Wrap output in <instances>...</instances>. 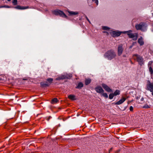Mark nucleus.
Wrapping results in <instances>:
<instances>
[{
	"mask_svg": "<svg viewBox=\"0 0 153 153\" xmlns=\"http://www.w3.org/2000/svg\"><path fill=\"white\" fill-rule=\"evenodd\" d=\"M116 56V53L113 50L108 51L104 55V57L109 60H111L115 58Z\"/></svg>",
	"mask_w": 153,
	"mask_h": 153,
	"instance_id": "nucleus-1",
	"label": "nucleus"
},
{
	"mask_svg": "<svg viewBox=\"0 0 153 153\" xmlns=\"http://www.w3.org/2000/svg\"><path fill=\"white\" fill-rule=\"evenodd\" d=\"M132 30H130L127 31H123V33H126L128 36L130 38H132L134 41H136L137 39L138 38V33H132Z\"/></svg>",
	"mask_w": 153,
	"mask_h": 153,
	"instance_id": "nucleus-2",
	"label": "nucleus"
},
{
	"mask_svg": "<svg viewBox=\"0 0 153 153\" xmlns=\"http://www.w3.org/2000/svg\"><path fill=\"white\" fill-rule=\"evenodd\" d=\"M133 57L134 60L137 61L140 65L142 66L143 64V59L142 56L136 54H134Z\"/></svg>",
	"mask_w": 153,
	"mask_h": 153,
	"instance_id": "nucleus-3",
	"label": "nucleus"
},
{
	"mask_svg": "<svg viewBox=\"0 0 153 153\" xmlns=\"http://www.w3.org/2000/svg\"><path fill=\"white\" fill-rule=\"evenodd\" d=\"M146 89L151 92L153 96V82H151L149 80H147Z\"/></svg>",
	"mask_w": 153,
	"mask_h": 153,
	"instance_id": "nucleus-4",
	"label": "nucleus"
},
{
	"mask_svg": "<svg viewBox=\"0 0 153 153\" xmlns=\"http://www.w3.org/2000/svg\"><path fill=\"white\" fill-rule=\"evenodd\" d=\"M146 27V24L144 22H141L139 24H137L135 25V27L137 30H140L142 31L144 30Z\"/></svg>",
	"mask_w": 153,
	"mask_h": 153,
	"instance_id": "nucleus-5",
	"label": "nucleus"
},
{
	"mask_svg": "<svg viewBox=\"0 0 153 153\" xmlns=\"http://www.w3.org/2000/svg\"><path fill=\"white\" fill-rule=\"evenodd\" d=\"M53 13L56 15L59 16L63 17H66V15L63 11L59 10H56L53 11Z\"/></svg>",
	"mask_w": 153,
	"mask_h": 153,
	"instance_id": "nucleus-6",
	"label": "nucleus"
},
{
	"mask_svg": "<svg viewBox=\"0 0 153 153\" xmlns=\"http://www.w3.org/2000/svg\"><path fill=\"white\" fill-rule=\"evenodd\" d=\"M123 45L120 44L119 45L117 46V55L120 56L122 54L124 48Z\"/></svg>",
	"mask_w": 153,
	"mask_h": 153,
	"instance_id": "nucleus-7",
	"label": "nucleus"
},
{
	"mask_svg": "<svg viewBox=\"0 0 153 153\" xmlns=\"http://www.w3.org/2000/svg\"><path fill=\"white\" fill-rule=\"evenodd\" d=\"M102 86L106 91L108 92H112V90L106 84L102 83Z\"/></svg>",
	"mask_w": 153,
	"mask_h": 153,
	"instance_id": "nucleus-8",
	"label": "nucleus"
},
{
	"mask_svg": "<svg viewBox=\"0 0 153 153\" xmlns=\"http://www.w3.org/2000/svg\"><path fill=\"white\" fill-rule=\"evenodd\" d=\"M123 32H121L118 31H113L111 33V35L113 37H117L120 36L121 33H123Z\"/></svg>",
	"mask_w": 153,
	"mask_h": 153,
	"instance_id": "nucleus-9",
	"label": "nucleus"
},
{
	"mask_svg": "<svg viewBox=\"0 0 153 153\" xmlns=\"http://www.w3.org/2000/svg\"><path fill=\"white\" fill-rule=\"evenodd\" d=\"M95 90L98 93H102L104 92L103 90L100 86H97L95 88Z\"/></svg>",
	"mask_w": 153,
	"mask_h": 153,
	"instance_id": "nucleus-10",
	"label": "nucleus"
},
{
	"mask_svg": "<svg viewBox=\"0 0 153 153\" xmlns=\"http://www.w3.org/2000/svg\"><path fill=\"white\" fill-rule=\"evenodd\" d=\"M13 8H14L15 9H19V10H24L26 9H27L29 8V6H21L20 5H17L16 6L13 7Z\"/></svg>",
	"mask_w": 153,
	"mask_h": 153,
	"instance_id": "nucleus-11",
	"label": "nucleus"
},
{
	"mask_svg": "<svg viewBox=\"0 0 153 153\" xmlns=\"http://www.w3.org/2000/svg\"><path fill=\"white\" fill-rule=\"evenodd\" d=\"M126 100V98L124 97H123L120 100L115 103H114L115 105H120L123 103Z\"/></svg>",
	"mask_w": 153,
	"mask_h": 153,
	"instance_id": "nucleus-12",
	"label": "nucleus"
},
{
	"mask_svg": "<svg viewBox=\"0 0 153 153\" xmlns=\"http://www.w3.org/2000/svg\"><path fill=\"white\" fill-rule=\"evenodd\" d=\"M137 42L140 46H142L144 45V42L143 40V39L142 37L141 36L140 38L138 39Z\"/></svg>",
	"mask_w": 153,
	"mask_h": 153,
	"instance_id": "nucleus-13",
	"label": "nucleus"
},
{
	"mask_svg": "<svg viewBox=\"0 0 153 153\" xmlns=\"http://www.w3.org/2000/svg\"><path fill=\"white\" fill-rule=\"evenodd\" d=\"M83 86V84L81 82H79L77 85L76 87V88L80 89Z\"/></svg>",
	"mask_w": 153,
	"mask_h": 153,
	"instance_id": "nucleus-14",
	"label": "nucleus"
},
{
	"mask_svg": "<svg viewBox=\"0 0 153 153\" xmlns=\"http://www.w3.org/2000/svg\"><path fill=\"white\" fill-rule=\"evenodd\" d=\"M40 85L42 87L48 86L49 85L48 84V82H42L40 83Z\"/></svg>",
	"mask_w": 153,
	"mask_h": 153,
	"instance_id": "nucleus-15",
	"label": "nucleus"
},
{
	"mask_svg": "<svg viewBox=\"0 0 153 153\" xmlns=\"http://www.w3.org/2000/svg\"><path fill=\"white\" fill-rule=\"evenodd\" d=\"M68 12L69 13V14L70 16L76 15L78 13V12H73L69 11H68Z\"/></svg>",
	"mask_w": 153,
	"mask_h": 153,
	"instance_id": "nucleus-16",
	"label": "nucleus"
},
{
	"mask_svg": "<svg viewBox=\"0 0 153 153\" xmlns=\"http://www.w3.org/2000/svg\"><path fill=\"white\" fill-rule=\"evenodd\" d=\"M53 80V78H49L47 79V81L46 82H48V84L49 85V86L52 83Z\"/></svg>",
	"mask_w": 153,
	"mask_h": 153,
	"instance_id": "nucleus-17",
	"label": "nucleus"
},
{
	"mask_svg": "<svg viewBox=\"0 0 153 153\" xmlns=\"http://www.w3.org/2000/svg\"><path fill=\"white\" fill-rule=\"evenodd\" d=\"M91 81V80L90 79H85V84L86 85H88L90 84Z\"/></svg>",
	"mask_w": 153,
	"mask_h": 153,
	"instance_id": "nucleus-18",
	"label": "nucleus"
},
{
	"mask_svg": "<svg viewBox=\"0 0 153 153\" xmlns=\"http://www.w3.org/2000/svg\"><path fill=\"white\" fill-rule=\"evenodd\" d=\"M69 99L71 100H76V99L75 98V96L74 95H69L68 97Z\"/></svg>",
	"mask_w": 153,
	"mask_h": 153,
	"instance_id": "nucleus-19",
	"label": "nucleus"
},
{
	"mask_svg": "<svg viewBox=\"0 0 153 153\" xmlns=\"http://www.w3.org/2000/svg\"><path fill=\"white\" fill-rule=\"evenodd\" d=\"M66 78V76L65 75H62L60 76H59L56 78V80L63 79H65Z\"/></svg>",
	"mask_w": 153,
	"mask_h": 153,
	"instance_id": "nucleus-20",
	"label": "nucleus"
},
{
	"mask_svg": "<svg viewBox=\"0 0 153 153\" xmlns=\"http://www.w3.org/2000/svg\"><path fill=\"white\" fill-rule=\"evenodd\" d=\"M58 101V100L57 98H54L52 99L51 101V103L52 104H54L57 102Z\"/></svg>",
	"mask_w": 153,
	"mask_h": 153,
	"instance_id": "nucleus-21",
	"label": "nucleus"
},
{
	"mask_svg": "<svg viewBox=\"0 0 153 153\" xmlns=\"http://www.w3.org/2000/svg\"><path fill=\"white\" fill-rule=\"evenodd\" d=\"M115 96L119 95L120 94V91L118 90H116L114 93H113Z\"/></svg>",
	"mask_w": 153,
	"mask_h": 153,
	"instance_id": "nucleus-22",
	"label": "nucleus"
},
{
	"mask_svg": "<svg viewBox=\"0 0 153 153\" xmlns=\"http://www.w3.org/2000/svg\"><path fill=\"white\" fill-rule=\"evenodd\" d=\"M149 70L151 76V78H152V77L153 74V70L152 67H150L149 68Z\"/></svg>",
	"mask_w": 153,
	"mask_h": 153,
	"instance_id": "nucleus-23",
	"label": "nucleus"
},
{
	"mask_svg": "<svg viewBox=\"0 0 153 153\" xmlns=\"http://www.w3.org/2000/svg\"><path fill=\"white\" fill-rule=\"evenodd\" d=\"M115 96L113 93L110 94L109 96V98L110 99H112Z\"/></svg>",
	"mask_w": 153,
	"mask_h": 153,
	"instance_id": "nucleus-24",
	"label": "nucleus"
},
{
	"mask_svg": "<svg viewBox=\"0 0 153 153\" xmlns=\"http://www.w3.org/2000/svg\"><path fill=\"white\" fill-rule=\"evenodd\" d=\"M143 108L147 109L150 108V105H148V104H145L144 105L143 107Z\"/></svg>",
	"mask_w": 153,
	"mask_h": 153,
	"instance_id": "nucleus-25",
	"label": "nucleus"
},
{
	"mask_svg": "<svg viewBox=\"0 0 153 153\" xmlns=\"http://www.w3.org/2000/svg\"><path fill=\"white\" fill-rule=\"evenodd\" d=\"M12 3L14 5H16L17 4V0H13L12 1Z\"/></svg>",
	"mask_w": 153,
	"mask_h": 153,
	"instance_id": "nucleus-26",
	"label": "nucleus"
},
{
	"mask_svg": "<svg viewBox=\"0 0 153 153\" xmlns=\"http://www.w3.org/2000/svg\"><path fill=\"white\" fill-rule=\"evenodd\" d=\"M102 29L104 30H108L109 29V28L106 26H103L102 27Z\"/></svg>",
	"mask_w": 153,
	"mask_h": 153,
	"instance_id": "nucleus-27",
	"label": "nucleus"
},
{
	"mask_svg": "<svg viewBox=\"0 0 153 153\" xmlns=\"http://www.w3.org/2000/svg\"><path fill=\"white\" fill-rule=\"evenodd\" d=\"M102 93V95L103 97H105L106 98H107L108 97V95L107 94V93H103V92Z\"/></svg>",
	"mask_w": 153,
	"mask_h": 153,
	"instance_id": "nucleus-28",
	"label": "nucleus"
},
{
	"mask_svg": "<svg viewBox=\"0 0 153 153\" xmlns=\"http://www.w3.org/2000/svg\"><path fill=\"white\" fill-rule=\"evenodd\" d=\"M72 74H68V79H70L72 77Z\"/></svg>",
	"mask_w": 153,
	"mask_h": 153,
	"instance_id": "nucleus-29",
	"label": "nucleus"
},
{
	"mask_svg": "<svg viewBox=\"0 0 153 153\" xmlns=\"http://www.w3.org/2000/svg\"><path fill=\"white\" fill-rule=\"evenodd\" d=\"M93 2L95 1V3L97 5H98V0H92Z\"/></svg>",
	"mask_w": 153,
	"mask_h": 153,
	"instance_id": "nucleus-30",
	"label": "nucleus"
},
{
	"mask_svg": "<svg viewBox=\"0 0 153 153\" xmlns=\"http://www.w3.org/2000/svg\"><path fill=\"white\" fill-rule=\"evenodd\" d=\"M129 110L130 111H132L133 110V108L132 106H130L129 108Z\"/></svg>",
	"mask_w": 153,
	"mask_h": 153,
	"instance_id": "nucleus-31",
	"label": "nucleus"
},
{
	"mask_svg": "<svg viewBox=\"0 0 153 153\" xmlns=\"http://www.w3.org/2000/svg\"><path fill=\"white\" fill-rule=\"evenodd\" d=\"M2 7L9 8L10 7H9V6H6V5H4V6H1L0 7V8H2Z\"/></svg>",
	"mask_w": 153,
	"mask_h": 153,
	"instance_id": "nucleus-32",
	"label": "nucleus"
},
{
	"mask_svg": "<svg viewBox=\"0 0 153 153\" xmlns=\"http://www.w3.org/2000/svg\"><path fill=\"white\" fill-rule=\"evenodd\" d=\"M51 118V117L50 116H49L47 119V120L48 121Z\"/></svg>",
	"mask_w": 153,
	"mask_h": 153,
	"instance_id": "nucleus-33",
	"label": "nucleus"
},
{
	"mask_svg": "<svg viewBox=\"0 0 153 153\" xmlns=\"http://www.w3.org/2000/svg\"><path fill=\"white\" fill-rule=\"evenodd\" d=\"M134 45V43L132 44V45L129 47V48H131Z\"/></svg>",
	"mask_w": 153,
	"mask_h": 153,
	"instance_id": "nucleus-34",
	"label": "nucleus"
},
{
	"mask_svg": "<svg viewBox=\"0 0 153 153\" xmlns=\"http://www.w3.org/2000/svg\"><path fill=\"white\" fill-rule=\"evenodd\" d=\"M85 17H86V19L87 20V21L89 22L90 23V21H89V19H88V18L86 16H85Z\"/></svg>",
	"mask_w": 153,
	"mask_h": 153,
	"instance_id": "nucleus-35",
	"label": "nucleus"
},
{
	"mask_svg": "<svg viewBox=\"0 0 153 153\" xmlns=\"http://www.w3.org/2000/svg\"><path fill=\"white\" fill-rule=\"evenodd\" d=\"M103 32L104 33H106L107 34V35H108V33L106 31H104Z\"/></svg>",
	"mask_w": 153,
	"mask_h": 153,
	"instance_id": "nucleus-36",
	"label": "nucleus"
},
{
	"mask_svg": "<svg viewBox=\"0 0 153 153\" xmlns=\"http://www.w3.org/2000/svg\"><path fill=\"white\" fill-rule=\"evenodd\" d=\"M66 120V118H63V121H65Z\"/></svg>",
	"mask_w": 153,
	"mask_h": 153,
	"instance_id": "nucleus-37",
	"label": "nucleus"
},
{
	"mask_svg": "<svg viewBox=\"0 0 153 153\" xmlns=\"http://www.w3.org/2000/svg\"><path fill=\"white\" fill-rule=\"evenodd\" d=\"M8 1H10L11 0H7Z\"/></svg>",
	"mask_w": 153,
	"mask_h": 153,
	"instance_id": "nucleus-38",
	"label": "nucleus"
},
{
	"mask_svg": "<svg viewBox=\"0 0 153 153\" xmlns=\"http://www.w3.org/2000/svg\"><path fill=\"white\" fill-rule=\"evenodd\" d=\"M111 150H112V148L110 149L109 150V152H110V151H111Z\"/></svg>",
	"mask_w": 153,
	"mask_h": 153,
	"instance_id": "nucleus-39",
	"label": "nucleus"
},
{
	"mask_svg": "<svg viewBox=\"0 0 153 153\" xmlns=\"http://www.w3.org/2000/svg\"><path fill=\"white\" fill-rule=\"evenodd\" d=\"M129 103V102H128V103Z\"/></svg>",
	"mask_w": 153,
	"mask_h": 153,
	"instance_id": "nucleus-40",
	"label": "nucleus"
},
{
	"mask_svg": "<svg viewBox=\"0 0 153 153\" xmlns=\"http://www.w3.org/2000/svg\"><path fill=\"white\" fill-rule=\"evenodd\" d=\"M129 103V102H128V103Z\"/></svg>",
	"mask_w": 153,
	"mask_h": 153,
	"instance_id": "nucleus-41",
	"label": "nucleus"
},
{
	"mask_svg": "<svg viewBox=\"0 0 153 153\" xmlns=\"http://www.w3.org/2000/svg\"><path fill=\"white\" fill-rule=\"evenodd\" d=\"M152 16H153V13H152Z\"/></svg>",
	"mask_w": 153,
	"mask_h": 153,
	"instance_id": "nucleus-42",
	"label": "nucleus"
}]
</instances>
